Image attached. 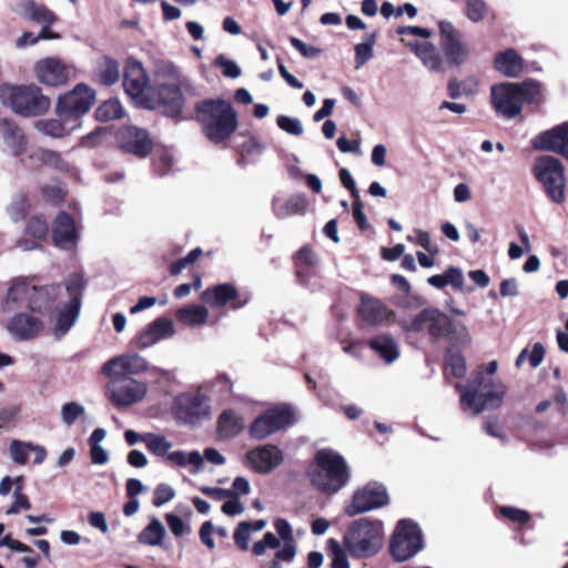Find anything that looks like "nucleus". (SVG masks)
Segmentation results:
<instances>
[{
	"instance_id": "603ef678",
	"label": "nucleus",
	"mask_w": 568,
	"mask_h": 568,
	"mask_svg": "<svg viewBox=\"0 0 568 568\" xmlns=\"http://www.w3.org/2000/svg\"><path fill=\"white\" fill-rule=\"evenodd\" d=\"M447 91L452 99H458L463 95H471L475 92L471 81H458L456 79L449 80Z\"/></svg>"
},
{
	"instance_id": "f3484780",
	"label": "nucleus",
	"mask_w": 568,
	"mask_h": 568,
	"mask_svg": "<svg viewBox=\"0 0 568 568\" xmlns=\"http://www.w3.org/2000/svg\"><path fill=\"white\" fill-rule=\"evenodd\" d=\"M295 423L294 412L288 406L267 409L251 424L248 433L254 439H264L270 435Z\"/></svg>"
},
{
	"instance_id": "052dcab7",
	"label": "nucleus",
	"mask_w": 568,
	"mask_h": 568,
	"mask_svg": "<svg viewBox=\"0 0 568 568\" xmlns=\"http://www.w3.org/2000/svg\"><path fill=\"white\" fill-rule=\"evenodd\" d=\"M252 530V524L247 521H242L239 524L235 532H234V541L242 549H248V540Z\"/></svg>"
},
{
	"instance_id": "13d9d810",
	"label": "nucleus",
	"mask_w": 568,
	"mask_h": 568,
	"mask_svg": "<svg viewBox=\"0 0 568 568\" xmlns=\"http://www.w3.org/2000/svg\"><path fill=\"white\" fill-rule=\"evenodd\" d=\"M175 496L174 489L166 484H160L153 491V505L156 507H161L162 505L172 500Z\"/></svg>"
},
{
	"instance_id": "a19ab883",
	"label": "nucleus",
	"mask_w": 568,
	"mask_h": 568,
	"mask_svg": "<svg viewBox=\"0 0 568 568\" xmlns=\"http://www.w3.org/2000/svg\"><path fill=\"white\" fill-rule=\"evenodd\" d=\"M31 159H36L41 164L52 168L59 172H69V164L63 160L62 155L58 151L48 149H38L31 155Z\"/></svg>"
},
{
	"instance_id": "f8f14e48",
	"label": "nucleus",
	"mask_w": 568,
	"mask_h": 568,
	"mask_svg": "<svg viewBox=\"0 0 568 568\" xmlns=\"http://www.w3.org/2000/svg\"><path fill=\"white\" fill-rule=\"evenodd\" d=\"M59 290L58 284L36 286L26 281H17L10 286L7 298L16 303L26 297L32 312L44 314L53 310Z\"/></svg>"
},
{
	"instance_id": "338daca9",
	"label": "nucleus",
	"mask_w": 568,
	"mask_h": 568,
	"mask_svg": "<svg viewBox=\"0 0 568 568\" xmlns=\"http://www.w3.org/2000/svg\"><path fill=\"white\" fill-rule=\"evenodd\" d=\"M444 273L447 285H452L457 291H464V275L460 268L450 266Z\"/></svg>"
},
{
	"instance_id": "a878e982",
	"label": "nucleus",
	"mask_w": 568,
	"mask_h": 568,
	"mask_svg": "<svg viewBox=\"0 0 568 568\" xmlns=\"http://www.w3.org/2000/svg\"><path fill=\"white\" fill-rule=\"evenodd\" d=\"M77 236L73 216L68 212H60L53 222V243L59 247L67 248L75 243Z\"/></svg>"
},
{
	"instance_id": "f03ea898",
	"label": "nucleus",
	"mask_w": 568,
	"mask_h": 568,
	"mask_svg": "<svg viewBox=\"0 0 568 568\" xmlns=\"http://www.w3.org/2000/svg\"><path fill=\"white\" fill-rule=\"evenodd\" d=\"M496 114L505 120L520 115L524 103L538 104L544 100L541 84L536 80L521 83H499L490 89Z\"/></svg>"
},
{
	"instance_id": "f704fd0d",
	"label": "nucleus",
	"mask_w": 568,
	"mask_h": 568,
	"mask_svg": "<svg viewBox=\"0 0 568 568\" xmlns=\"http://www.w3.org/2000/svg\"><path fill=\"white\" fill-rule=\"evenodd\" d=\"M174 334L171 320L160 317L151 323L144 332V347L155 344L162 339L170 338Z\"/></svg>"
},
{
	"instance_id": "aec40b11",
	"label": "nucleus",
	"mask_w": 568,
	"mask_h": 568,
	"mask_svg": "<svg viewBox=\"0 0 568 568\" xmlns=\"http://www.w3.org/2000/svg\"><path fill=\"white\" fill-rule=\"evenodd\" d=\"M531 146L538 151L556 152L568 160V122L538 133L532 138Z\"/></svg>"
},
{
	"instance_id": "e2e57ef3",
	"label": "nucleus",
	"mask_w": 568,
	"mask_h": 568,
	"mask_svg": "<svg viewBox=\"0 0 568 568\" xmlns=\"http://www.w3.org/2000/svg\"><path fill=\"white\" fill-rule=\"evenodd\" d=\"M290 42L304 58L316 59L321 55V49L308 45L298 38L291 37Z\"/></svg>"
},
{
	"instance_id": "5701e85b",
	"label": "nucleus",
	"mask_w": 568,
	"mask_h": 568,
	"mask_svg": "<svg viewBox=\"0 0 568 568\" xmlns=\"http://www.w3.org/2000/svg\"><path fill=\"white\" fill-rule=\"evenodd\" d=\"M361 318L369 325H389L394 323L396 314L381 300L363 294L357 308Z\"/></svg>"
},
{
	"instance_id": "cd10ccee",
	"label": "nucleus",
	"mask_w": 568,
	"mask_h": 568,
	"mask_svg": "<svg viewBox=\"0 0 568 568\" xmlns=\"http://www.w3.org/2000/svg\"><path fill=\"white\" fill-rule=\"evenodd\" d=\"M495 69L508 78H517L524 70V60L514 49L498 52L494 59Z\"/></svg>"
},
{
	"instance_id": "bf43d9fd",
	"label": "nucleus",
	"mask_w": 568,
	"mask_h": 568,
	"mask_svg": "<svg viewBox=\"0 0 568 568\" xmlns=\"http://www.w3.org/2000/svg\"><path fill=\"white\" fill-rule=\"evenodd\" d=\"M215 65L221 68L223 75L226 78L236 79L241 75V68L236 62L224 55H219L215 59Z\"/></svg>"
},
{
	"instance_id": "4d7b16f0",
	"label": "nucleus",
	"mask_w": 568,
	"mask_h": 568,
	"mask_svg": "<svg viewBox=\"0 0 568 568\" xmlns=\"http://www.w3.org/2000/svg\"><path fill=\"white\" fill-rule=\"evenodd\" d=\"M83 414L84 408L75 402H70L62 406V420L69 426L73 425L75 420Z\"/></svg>"
},
{
	"instance_id": "0e129e2a",
	"label": "nucleus",
	"mask_w": 568,
	"mask_h": 568,
	"mask_svg": "<svg viewBox=\"0 0 568 568\" xmlns=\"http://www.w3.org/2000/svg\"><path fill=\"white\" fill-rule=\"evenodd\" d=\"M166 523L172 534L176 537H181L191 531V528L186 526L184 521L176 515L168 514Z\"/></svg>"
},
{
	"instance_id": "6e6d98bb",
	"label": "nucleus",
	"mask_w": 568,
	"mask_h": 568,
	"mask_svg": "<svg viewBox=\"0 0 568 568\" xmlns=\"http://www.w3.org/2000/svg\"><path fill=\"white\" fill-rule=\"evenodd\" d=\"M13 497L14 500L7 509V515H16L19 514L21 509L29 510L31 508L29 497L21 493V486L14 488Z\"/></svg>"
},
{
	"instance_id": "2f4dec72",
	"label": "nucleus",
	"mask_w": 568,
	"mask_h": 568,
	"mask_svg": "<svg viewBox=\"0 0 568 568\" xmlns=\"http://www.w3.org/2000/svg\"><path fill=\"white\" fill-rule=\"evenodd\" d=\"M410 50L422 60L423 64L430 71H440L443 60L436 47L428 41H415L409 44Z\"/></svg>"
},
{
	"instance_id": "3c124183",
	"label": "nucleus",
	"mask_w": 568,
	"mask_h": 568,
	"mask_svg": "<svg viewBox=\"0 0 568 568\" xmlns=\"http://www.w3.org/2000/svg\"><path fill=\"white\" fill-rule=\"evenodd\" d=\"M164 536V526L158 519H152L148 527L144 529V542H148L152 546L161 545Z\"/></svg>"
},
{
	"instance_id": "423d86ee",
	"label": "nucleus",
	"mask_w": 568,
	"mask_h": 568,
	"mask_svg": "<svg viewBox=\"0 0 568 568\" xmlns=\"http://www.w3.org/2000/svg\"><path fill=\"white\" fill-rule=\"evenodd\" d=\"M0 102L23 118H36L45 114L51 100L42 89L31 84H0Z\"/></svg>"
},
{
	"instance_id": "864d4df0",
	"label": "nucleus",
	"mask_w": 568,
	"mask_h": 568,
	"mask_svg": "<svg viewBox=\"0 0 568 568\" xmlns=\"http://www.w3.org/2000/svg\"><path fill=\"white\" fill-rule=\"evenodd\" d=\"M487 6L484 0H466V16L473 22H479L486 14Z\"/></svg>"
},
{
	"instance_id": "c85d7f7f",
	"label": "nucleus",
	"mask_w": 568,
	"mask_h": 568,
	"mask_svg": "<svg viewBox=\"0 0 568 568\" xmlns=\"http://www.w3.org/2000/svg\"><path fill=\"white\" fill-rule=\"evenodd\" d=\"M115 138L122 151L142 158V131L139 128L123 125L118 130Z\"/></svg>"
},
{
	"instance_id": "c9c22d12",
	"label": "nucleus",
	"mask_w": 568,
	"mask_h": 568,
	"mask_svg": "<svg viewBox=\"0 0 568 568\" xmlns=\"http://www.w3.org/2000/svg\"><path fill=\"white\" fill-rule=\"evenodd\" d=\"M371 348L387 364L393 363L399 355L395 339L387 334L378 335L369 341Z\"/></svg>"
},
{
	"instance_id": "ea45409f",
	"label": "nucleus",
	"mask_w": 568,
	"mask_h": 568,
	"mask_svg": "<svg viewBox=\"0 0 568 568\" xmlns=\"http://www.w3.org/2000/svg\"><path fill=\"white\" fill-rule=\"evenodd\" d=\"M317 255L307 246L300 248L296 254L297 277L302 285L308 286L310 267L317 265Z\"/></svg>"
},
{
	"instance_id": "6ab92c4d",
	"label": "nucleus",
	"mask_w": 568,
	"mask_h": 568,
	"mask_svg": "<svg viewBox=\"0 0 568 568\" xmlns=\"http://www.w3.org/2000/svg\"><path fill=\"white\" fill-rule=\"evenodd\" d=\"M440 45L443 52L452 65H460L466 62L469 55L467 44L463 41V34L452 22L443 20L439 22Z\"/></svg>"
},
{
	"instance_id": "4be33fe9",
	"label": "nucleus",
	"mask_w": 568,
	"mask_h": 568,
	"mask_svg": "<svg viewBox=\"0 0 568 568\" xmlns=\"http://www.w3.org/2000/svg\"><path fill=\"white\" fill-rule=\"evenodd\" d=\"M39 82L48 87H62L68 83L71 70L58 58H45L34 65Z\"/></svg>"
},
{
	"instance_id": "4468645a",
	"label": "nucleus",
	"mask_w": 568,
	"mask_h": 568,
	"mask_svg": "<svg viewBox=\"0 0 568 568\" xmlns=\"http://www.w3.org/2000/svg\"><path fill=\"white\" fill-rule=\"evenodd\" d=\"M535 174L544 184L552 201L561 203L565 199V175L561 162L550 155H542L535 161Z\"/></svg>"
},
{
	"instance_id": "5fc2aeb1",
	"label": "nucleus",
	"mask_w": 568,
	"mask_h": 568,
	"mask_svg": "<svg viewBox=\"0 0 568 568\" xmlns=\"http://www.w3.org/2000/svg\"><path fill=\"white\" fill-rule=\"evenodd\" d=\"M446 369L455 377H463L466 373V362L458 353H450L446 357Z\"/></svg>"
},
{
	"instance_id": "7ed1b4c3",
	"label": "nucleus",
	"mask_w": 568,
	"mask_h": 568,
	"mask_svg": "<svg viewBox=\"0 0 568 568\" xmlns=\"http://www.w3.org/2000/svg\"><path fill=\"white\" fill-rule=\"evenodd\" d=\"M194 112L204 135L215 144L227 140L237 128V114L232 104L223 99L199 101Z\"/></svg>"
},
{
	"instance_id": "2eb2a0df",
	"label": "nucleus",
	"mask_w": 568,
	"mask_h": 568,
	"mask_svg": "<svg viewBox=\"0 0 568 568\" xmlns=\"http://www.w3.org/2000/svg\"><path fill=\"white\" fill-rule=\"evenodd\" d=\"M85 288V281L79 273H72L65 280V291L69 296V303L58 314L55 328L64 334L75 323L82 303V296Z\"/></svg>"
},
{
	"instance_id": "680f3d73",
	"label": "nucleus",
	"mask_w": 568,
	"mask_h": 568,
	"mask_svg": "<svg viewBox=\"0 0 568 568\" xmlns=\"http://www.w3.org/2000/svg\"><path fill=\"white\" fill-rule=\"evenodd\" d=\"M280 547V540L274 536L272 532H266L263 537V539L256 541L253 545V552L256 556H262L267 548H278Z\"/></svg>"
},
{
	"instance_id": "bb28decb",
	"label": "nucleus",
	"mask_w": 568,
	"mask_h": 568,
	"mask_svg": "<svg viewBox=\"0 0 568 568\" xmlns=\"http://www.w3.org/2000/svg\"><path fill=\"white\" fill-rule=\"evenodd\" d=\"M8 331L18 339L24 341L37 336L43 328V323L27 313L16 314L7 326Z\"/></svg>"
},
{
	"instance_id": "8fccbe9b",
	"label": "nucleus",
	"mask_w": 568,
	"mask_h": 568,
	"mask_svg": "<svg viewBox=\"0 0 568 568\" xmlns=\"http://www.w3.org/2000/svg\"><path fill=\"white\" fill-rule=\"evenodd\" d=\"M32 443L13 439L10 443V455L12 460L18 465H24L28 460V454L31 452Z\"/></svg>"
},
{
	"instance_id": "4c0bfd02",
	"label": "nucleus",
	"mask_w": 568,
	"mask_h": 568,
	"mask_svg": "<svg viewBox=\"0 0 568 568\" xmlns=\"http://www.w3.org/2000/svg\"><path fill=\"white\" fill-rule=\"evenodd\" d=\"M176 318L184 325L199 327L206 323L209 311L203 305L193 304L178 310Z\"/></svg>"
},
{
	"instance_id": "79ce46f5",
	"label": "nucleus",
	"mask_w": 568,
	"mask_h": 568,
	"mask_svg": "<svg viewBox=\"0 0 568 568\" xmlns=\"http://www.w3.org/2000/svg\"><path fill=\"white\" fill-rule=\"evenodd\" d=\"M201 387L203 392L211 393L220 399H224L232 394L233 382L226 374H219L213 379L205 382Z\"/></svg>"
},
{
	"instance_id": "b1692460",
	"label": "nucleus",
	"mask_w": 568,
	"mask_h": 568,
	"mask_svg": "<svg viewBox=\"0 0 568 568\" xmlns=\"http://www.w3.org/2000/svg\"><path fill=\"white\" fill-rule=\"evenodd\" d=\"M0 136L14 156H20L26 152L28 139L14 120L0 119Z\"/></svg>"
},
{
	"instance_id": "58836bf2",
	"label": "nucleus",
	"mask_w": 568,
	"mask_h": 568,
	"mask_svg": "<svg viewBox=\"0 0 568 568\" xmlns=\"http://www.w3.org/2000/svg\"><path fill=\"white\" fill-rule=\"evenodd\" d=\"M36 128L39 132L52 136L63 138L68 135L72 130L77 129L71 121H64L58 116V119H45L38 121Z\"/></svg>"
},
{
	"instance_id": "412c9836",
	"label": "nucleus",
	"mask_w": 568,
	"mask_h": 568,
	"mask_svg": "<svg viewBox=\"0 0 568 568\" xmlns=\"http://www.w3.org/2000/svg\"><path fill=\"white\" fill-rule=\"evenodd\" d=\"M282 462V450L271 444L253 448L245 455V464L260 474L271 473L278 467Z\"/></svg>"
},
{
	"instance_id": "9d476101",
	"label": "nucleus",
	"mask_w": 568,
	"mask_h": 568,
	"mask_svg": "<svg viewBox=\"0 0 568 568\" xmlns=\"http://www.w3.org/2000/svg\"><path fill=\"white\" fill-rule=\"evenodd\" d=\"M95 99L97 92L93 88L84 82L78 83L72 90L58 97L55 114L79 128L81 118L90 111Z\"/></svg>"
},
{
	"instance_id": "c03bdc74",
	"label": "nucleus",
	"mask_w": 568,
	"mask_h": 568,
	"mask_svg": "<svg viewBox=\"0 0 568 568\" xmlns=\"http://www.w3.org/2000/svg\"><path fill=\"white\" fill-rule=\"evenodd\" d=\"M154 77L156 84L162 82H176L187 80L182 77L179 69L169 61H159L154 67Z\"/></svg>"
},
{
	"instance_id": "de8ad7c7",
	"label": "nucleus",
	"mask_w": 568,
	"mask_h": 568,
	"mask_svg": "<svg viewBox=\"0 0 568 568\" xmlns=\"http://www.w3.org/2000/svg\"><path fill=\"white\" fill-rule=\"evenodd\" d=\"M49 224L43 215H34L29 219L26 233L37 240H43L48 235Z\"/></svg>"
},
{
	"instance_id": "6e6552de",
	"label": "nucleus",
	"mask_w": 568,
	"mask_h": 568,
	"mask_svg": "<svg viewBox=\"0 0 568 568\" xmlns=\"http://www.w3.org/2000/svg\"><path fill=\"white\" fill-rule=\"evenodd\" d=\"M383 535L381 521L362 518L351 524L343 541L353 558H369L381 550Z\"/></svg>"
},
{
	"instance_id": "37998d69",
	"label": "nucleus",
	"mask_w": 568,
	"mask_h": 568,
	"mask_svg": "<svg viewBox=\"0 0 568 568\" xmlns=\"http://www.w3.org/2000/svg\"><path fill=\"white\" fill-rule=\"evenodd\" d=\"M124 114L123 106L116 98L103 101L94 112V116L99 122H109L121 119Z\"/></svg>"
},
{
	"instance_id": "ddd939ff",
	"label": "nucleus",
	"mask_w": 568,
	"mask_h": 568,
	"mask_svg": "<svg viewBox=\"0 0 568 568\" xmlns=\"http://www.w3.org/2000/svg\"><path fill=\"white\" fill-rule=\"evenodd\" d=\"M144 446L152 455L156 457H164L169 463L173 465L180 467L192 466L193 469L191 473H197L203 466L202 455L197 450L170 452L173 445L165 436L161 434L144 433Z\"/></svg>"
},
{
	"instance_id": "0eeeda50",
	"label": "nucleus",
	"mask_w": 568,
	"mask_h": 568,
	"mask_svg": "<svg viewBox=\"0 0 568 568\" xmlns=\"http://www.w3.org/2000/svg\"><path fill=\"white\" fill-rule=\"evenodd\" d=\"M311 479L323 493L335 494L348 483L349 470L339 454L331 449H321L316 453Z\"/></svg>"
},
{
	"instance_id": "7c9ffc66",
	"label": "nucleus",
	"mask_w": 568,
	"mask_h": 568,
	"mask_svg": "<svg viewBox=\"0 0 568 568\" xmlns=\"http://www.w3.org/2000/svg\"><path fill=\"white\" fill-rule=\"evenodd\" d=\"M244 429V419L233 409H225L217 419V435L221 439H232Z\"/></svg>"
},
{
	"instance_id": "1a4fd4ad",
	"label": "nucleus",
	"mask_w": 568,
	"mask_h": 568,
	"mask_svg": "<svg viewBox=\"0 0 568 568\" xmlns=\"http://www.w3.org/2000/svg\"><path fill=\"white\" fill-rule=\"evenodd\" d=\"M189 87V80L162 82L151 87L144 73V109L162 108L166 115L179 118L184 106L182 90Z\"/></svg>"
},
{
	"instance_id": "f257e3e1",
	"label": "nucleus",
	"mask_w": 568,
	"mask_h": 568,
	"mask_svg": "<svg viewBox=\"0 0 568 568\" xmlns=\"http://www.w3.org/2000/svg\"><path fill=\"white\" fill-rule=\"evenodd\" d=\"M498 364L491 361L487 366L479 367L473 375L469 385L456 384V389L460 393V403L465 410H471L474 416L485 409H494L503 403L506 388L494 379Z\"/></svg>"
},
{
	"instance_id": "e433bc0d",
	"label": "nucleus",
	"mask_w": 568,
	"mask_h": 568,
	"mask_svg": "<svg viewBox=\"0 0 568 568\" xmlns=\"http://www.w3.org/2000/svg\"><path fill=\"white\" fill-rule=\"evenodd\" d=\"M98 81L101 85L111 87L120 80V64L109 57L103 55L97 67Z\"/></svg>"
},
{
	"instance_id": "9b49d317",
	"label": "nucleus",
	"mask_w": 568,
	"mask_h": 568,
	"mask_svg": "<svg viewBox=\"0 0 568 568\" xmlns=\"http://www.w3.org/2000/svg\"><path fill=\"white\" fill-rule=\"evenodd\" d=\"M424 548L423 532L412 519H400L389 540V555L396 562L415 557Z\"/></svg>"
},
{
	"instance_id": "393cba45",
	"label": "nucleus",
	"mask_w": 568,
	"mask_h": 568,
	"mask_svg": "<svg viewBox=\"0 0 568 568\" xmlns=\"http://www.w3.org/2000/svg\"><path fill=\"white\" fill-rule=\"evenodd\" d=\"M123 89L136 105H142V63L132 57L125 60Z\"/></svg>"
},
{
	"instance_id": "a211bd4d",
	"label": "nucleus",
	"mask_w": 568,
	"mask_h": 568,
	"mask_svg": "<svg viewBox=\"0 0 568 568\" xmlns=\"http://www.w3.org/2000/svg\"><path fill=\"white\" fill-rule=\"evenodd\" d=\"M387 504L388 495L385 487L377 483H369L354 493L351 504L345 508V514L354 517Z\"/></svg>"
},
{
	"instance_id": "473e14b6",
	"label": "nucleus",
	"mask_w": 568,
	"mask_h": 568,
	"mask_svg": "<svg viewBox=\"0 0 568 568\" xmlns=\"http://www.w3.org/2000/svg\"><path fill=\"white\" fill-rule=\"evenodd\" d=\"M272 204L273 212L278 219H285L295 214H301L305 210V200L300 194H293L286 199L275 196Z\"/></svg>"
},
{
	"instance_id": "09e8293b",
	"label": "nucleus",
	"mask_w": 568,
	"mask_h": 568,
	"mask_svg": "<svg viewBox=\"0 0 568 568\" xmlns=\"http://www.w3.org/2000/svg\"><path fill=\"white\" fill-rule=\"evenodd\" d=\"M277 126L287 134L301 136L304 133V126L300 119L288 115H278L276 118Z\"/></svg>"
},
{
	"instance_id": "20e7f679",
	"label": "nucleus",
	"mask_w": 568,
	"mask_h": 568,
	"mask_svg": "<svg viewBox=\"0 0 568 568\" xmlns=\"http://www.w3.org/2000/svg\"><path fill=\"white\" fill-rule=\"evenodd\" d=\"M400 326L407 333L428 335L432 341H438L443 337L456 341L468 338V332L464 324L453 321L435 307L424 308L410 320L400 321Z\"/></svg>"
},
{
	"instance_id": "c756f323",
	"label": "nucleus",
	"mask_w": 568,
	"mask_h": 568,
	"mask_svg": "<svg viewBox=\"0 0 568 568\" xmlns=\"http://www.w3.org/2000/svg\"><path fill=\"white\" fill-rule=\"evenodd\" d=\"M237 291L234 285L230 283L219 284L202 293L201 300L216 308L223 307L229 302L235 301Z\"/></svg>"
},
{
	"instance_id": "49530a36",
	"label": "nucleus",
	"mask_w": 568,
	"mask_h": 568,
	"mask_svg": "<svg viewBox=\"0 0 568 568\" xmlns=\"http://www.w3.org/2000/svg\"><path fill=\"white\" fill-rule=\"evenodd\" d=\"M376 41V33H368L362 43L355 45L356 68L363 67L373 57V47Z\"/></svg>"
},
{
	"instance_id": "a18cd8bd",
	"label": "nucleus",
	"mask_w": 568,
	"mask_h": 568,
	"mask_svg": "<svg viewBox=\"0 0 568 568\" xmlns=\"http://www.w3.org/2000/svg\"><path fill=\"white\" fill-rule=\"evenodd\" d=\"M30 210L29 196L24 192H18L13 195L8 207L12 221L20 222L26 219Z\"/></svg>"
},
{
	"instance_id": "69168bd1",
	"label": "nucleus",
	"mask_w": 568,
	"mask_h": 568,
	"mask_svg": "<svg viewBox=\"0 0 568 568\" xmlns=\"http://www.w3.org/2000/svg\"><path fill=\"white\" fill-rule=\"evenodd\" d=\"M499 511L501 516L514 523L526 524L530 519V515L527 511L518 508L501 507Z\"/></svg>"
},
{
	"instance_id": "39448f33",
	"label": "nucleus",
	"mask_w": 568,
	"mask_h": 568,
	"mask_svg": "<svg viewBox=\"0 0 568 568\" xmlns=\"http://www.w3.org/2000/svg\"><path fill=\"white\" fill-rule=\"evenodd\" d=\"M102 373L113 384L129 381L135 385L113 393V400L116 405L128 406L142 398V384L136 378L142 373V357L138 354H125L111 358L102 366Z\"/></svg>"
},
{
	"instance_id": "774afa93",
	"label": "nucleus",
	"mask_w": 568,
	"mask_h": 568,
	"mask_svg": "<svg viewBox=\"0 0 568 568\" xmlns=\"http://www.w3.org/2000/svg\"><path fill=\"white\" fill-rule=\"evenodd\" d=\"M20 413V407L17 405L4 407L0 409V428L10 427Z\"/></svg>"
},
{
	"instance_id": "72a5a7b5",
	"label": "nucleus",
	"mask_w": 568,
	"mask_h": 568,
	"mask_svg": "<svg viewBox=\"0 0 568 568\" xmlns=\"http://www.w3.org/2000/svg\"><path fill=\"white\" fill-rule=\"evenodd\" d=\"M23 17L39 24H53L57 16L45 6L34 0H26L21 3Z\"/></svg>"
},
{
	"instance_id": "dca6fc26",
	"label": "nucleus",
	"mask_w": 568,
	"mask_h": 568,
	"mask_svg": "<svg viewBox=\"0 0 568 568\" xmlns=\"http://www.w3.org/2000/svg\"><path fill=\"white\" fill-rule=\"evenodd\" d=\"M211 413L209 397L200 387L195 393H183L175 398L174 414L185 425H194Z\"/></svg>"
}]
</instances>
